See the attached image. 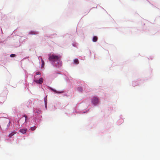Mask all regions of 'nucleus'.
Listing matches in <instances>:
<instances>
[{
  "label": "nucleus",
  "instance_id": "nucleus-2",
  "mask_svg": "<svg viewBox=\"0 0 160 160\" xmlns=\"http://www.w3.org/2000/svg\"><path fill=\"white\" fill-rule=\"evenodd\" d=\"M98 98L95 97H93L92 100V103L94 105L97 104L98 102Z\"/></svg>",
  "mask_w": 160,
  "mask_h": 160
},
{
  "label": "nucleus",
  "instance_id": "nucleus-10",
  "mask_svg": "<svg viewBox=\"0 0 160 160\" xmlns=\"http://www.w3.org/2000/svg\"><path fill=\"white\" fill-rule=\"evenodd\" d=\"M78 91L80 92H82L83 90V89L81 87H79L78 88Z\"/></svg>",
  "mask_w": 160,
  "mask_h": 160
},
{
  "label": "nucleus",
  "instance_id": "nucleus-14",
  "mask_svg": "<svg viewBox=\"0 0 160 160\" xmlns=\"http://www.w3.org/2000/svg\"><path fill=\"white\" fill-rule=\"evenodd\" d=\"M16 55L15 54H11L10 55V57H15Z\"/></svg>",
  "mask_w": 160,
  "mask_h": 160
},
{
  "label": "nucleus",
  "instance_id": "nucleus-11",
  "mask_svg": "<svg viewBox=\"0 0 160 160\" xmlns=\"http://www.w3.org/2000/svg\"><path fill=\"white\" fill-rule=\"evenodd\" d=\"M15 134V133L14 132H12L10 133L9 135L8 136L10 138H11L12 136H13Z\"/></svg>",
  "mask_w": 160,
  "mask_h": 160
},
{
  "label": "nucleus",
  "instance_id": "nucleus-3",
  "mask_svg": "<svg viewBox=\"0 0 160 160\" xmlns=\"http://www.w3.org/2000/svg\"><path fill=\"white\" fill-rule=\"evenodd\" d=\"M43 81V79L42 78H40L39 80H34V82L37 84H41Z\"/></svg>",
  "mask_w": 160,
  "mask_h": 160
},
{
  "label": "nucleus",
  "instance_id": "nucleus-9",
  "mask_svg": "<svg viewBox=\"0 0 160 160\" xmlns=\"http://www.w3.org/2000/svg\"><path fill=\"white\" fill-rule=\"evenodd\" d=\"M74 62L75 64H78L79 63V61L78 59H75L74 60Z\"/></svg>",
  "mask_w": 160,
  "mask_h": 160
},
{
  "label": "nucleus",
  "instance_id": "nucleus-16",
  "mask_svg": "<svg viewBox=\"0 0 160 160\" xmlns=\"http://www.w3.org/2000/svg\"><path fill=\"white\" fill-rule=\"evenodd\" d=\"M36 75H40L41 74V73H40V72H37L36 73Z\"/></svg>",
  "mask_w": 160,
  "mask_h": 160
},
{
  "label": "nucleus",
  "instance_id": "nucleus-4",
  "mask_svg": "<svg viewBox=\"0 0 160 160\" xmlns=\"http://www.w3.org/2000/svg\"><path fill=\"white\" fill-rule=\"evenodd\" d=\"M50 89L51 90L53 91L54 92L57 93H61L64 92L62 91H57L56 90L52 88H50Z\"/></svg>",
  "mask_w": 160,
  "mask_h": 160
},
{
  "label": "nucleus",
  "instance_id": "nucleus-5",
  "mask_svg": "<svg viewBox=\"0 0 160 160\" xmlns=\"http://www.w3.org/2000/svg\"><path fill=\"white\" fill-rule=\"evenodd\" d=\"M50 89L51 90L53 91L54 92L57 93H61L64 92L62 91H57L56 90L52 88H50Z\"/></svg>",
  "mask_w": 160,
  "mask_h": 160
},
{
  "label": "nucleus",
  "instance_id": "nucleus-13",
  "mask_svg": "<svg viewBox=\"0 0 160 160\" xmlns=\"http://www.w3.org/2000/svg\"><path fill=\"white\" fill-rule=\"evenodd\" d=\"M41 61H42V67H43L44 66V61L43 60H42H42H41Z\"/></svg>",
  "mask_w": 160,
  "mask_h": 160
},
{
  "label": "nucleus",
  "instance_id": "nucleus-12",
  "mask_svg": "<svg viewBox=\"0 0 160 160\" xmlns=\"http://www.w3.org/2000/svg\"><path fill=\"white\" fill-rule=\"evenodd\" d=\"M31 130H32V131H34L36 129V127H35V126H34L33 127H31Z\"/></svg>",
  "mask_w": 160,
  "mask_h": 160
},
{
  "label": "nucleus",
  "instance_id": "nucleus-6",
  "mask_svg": "<svg viewBox=\"0 0 160 160\" xmlns=\"http://www.w3.org/2000/svg\"><path fill=\"white\" fill-rule=\"evenodd\" d=\"M38 34V32L34 31H31L29 32V34L31 35H36Z\"/></svg>",
  "mask_w": 160,
  "mask_h": 160
},
{
  "label": "nucleus",
  "instance_id": "nucleus-8",
  "mask_svg": "<svg viewBox=\"0 0 160 160\" xmlns=\"http://www.w3.org/2000/svg\"><path fill=\"white\" fill-rule=\"evenodd\" d=\"M98 38L97 37L95 36H94L92 39V41L94 42H96L97 41Z\"/></svg>",
  "mask_w": 160,
  "mask_h": 160
},
{
  "label": "nucleus",
  "instance_id": "nucleus-17",
  "mask_svg": "<svg viewBox=\"0 0 160 160\" xmlns=\"http://www.w3.org/2000/svg\"><path fill=\"white\" fill-rule=\"evenodd\" d=\"M47 104H45V107H46V108H47Z\"/></svg>",
  "mask_w": 160,
  "mask_h": 160
},
{
  "label": "nucleus",
  "instance_id": "nucleus-7",
  "mask_svg": "<svg viewBox=\"0 0 160 160\" xmlns=\"http://www.w3.org/2000/svg\"><path fill=\"white\" fill-rule=\"evenodd\" d=\"M27 129H22L20 130V132L22 134H25L26 133Z\"/></svg>",
  "mask_w": 160,
  "mask_h": 160
},
{
  "label": "nucleus",
  "instance_id": "nucleus-1",
  "mask_svg": "<svg viewBox=\"0 0 160 160\" xmlns=\"http://www.w3.org/2000/svg\"><path fill=\"white\" fill-rule=\"evenodd\" d=\"M60 58L61 57L60 56L52 55H49L48 59L50 61L55 62H58Z\"/></svg>",
  "mask_w": 160,
  "mask_h": 160
},
{
  "label": "nucleus",
  "instance_id": "nucleus-15",
  "mask_svg": "<svg viewBox=\"0 0 160 160\" xmlns=\"http://www.w3.org/2000/svg\"><path fill=\"white\" fill-rule=\"evenodd\" d=\"M23 117H24L25 118V122H26V120L27 119V116L26 115H24L23 116Z\"/></svg>",
  "mask_w": 160,
  "mask_h": 160
}]
</instances>
